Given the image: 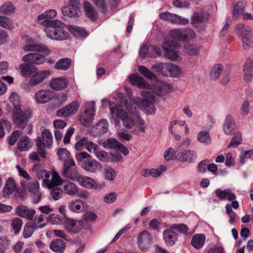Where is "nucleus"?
Segmentation results:
<instances>
[{
	"label": "nucleus",
	"instance_id": "nucleus-1",
	"mask_svg": "<svg viewBox=\"0 0 253 253\" xmlns=\"http://www.w3.org/2000/svg\"><path fill=\"white\" fill-rule=\"evenodd\" d=\"M125 91L128 98L126 99L124 94L117 93L115 98L121 103L127 110L139 109L146 115H154L156 111L154 105L155 96L153 93L148 90H143L140 92L141 98L138 97H133L131 94V89L128 87L125 88Z\"/></svg>",
	"mask_w": 253,
	"mask_h": 253
},
{
	"label": "nucleus",
	"instance_id": "nucleus-2",
	"mask_svg": "<svg viewBox=\"0 0 253 253\" xmlns=\"http://www.w3.org/2000/svg\"><path fill=\"white\" fill-rule=\"evenodd\" d=\"M124 106L120 109L116 108L111 110V118L115 126L120 127V120L124 126L127 129L133 128L134 131L144 132L146 129L145 121L137 112L136 110H127Z\"/></svg>",
	"mask_w": 253,
	"mask_h": 253
},
{
	"label": "nucleus",
	"instance_id": "nucleus-3",
	"mask_svg": "<svg viewBox=\"0 0 253 253\" xmlns=\"http://www.w3.org/2000/svg\"><path fill=\"white\" fill-rule=\"evenodd\" d=\"M41 166L35 165L33 169L37 176L42 180V185L49 189L50 196L54 201H57L62 197L63 191L58 186L63 184V180L59 175L54 170L51 171L41 169Z\"/></svg>",
	"mask_w": 253,
	"mask_h": 253
},
{
	"label": "nucleus",
	"instance_id": "nucleus-4",
	"mask_svg": "<svg viewBox=\"0 0 253 253\" xmlns=\"http://www.w3.org/2000/svg\"><path fill=\"white\" fill-rule=\"evenodd\" d=\"M9 99L15 109L13 113V121L19 127L25 128L31 117V110L30 109L24 111L21 109L19 96L16 93L12 92Z\"/></svg>",
	"mask_w": 253,
	"mask_h": 253
},
{
	"label": "nucleus",
	"instance_id": "nucleus-5",
	"mask_svg": "<svg viewBox=\"0 0 253 253\" xmlns=\"http://www.w3.org/2000/svg\"><path fill=\"white\" fill-rule=\"evenodd\" d=\"M65 24L59 20H54V22L45 28L44 31L46 36L50 39L62 41L69 37V33L64 29Z\"/></svg>",
	"mask_w": 253,
	"mask_h": 253
},
{
	"label": "nucleus",
	"instance_id": "nucleus-6",
	"mask_svg": "<svg viewBox=\"0 0 253 253\" xmlns=\"http://www.w3.org/2000/svg\"><path fill=\"white\" fill-rule=\"evenodd\" d=\"M85 109L79 118L80 122L84 126H89L92 123L95 115V102H86L84 106Z\"/></svg>",
	"mask_w": 253,
	"mask_h": 253
},
{
	"label": "nucleus",
	"instance_id": "nucleus-7",
	"mask_svg": "<svg viewBox=\"0 0 253 253\" xmlns=\"http://www.w3.org/2000/svg\"><path fill=\"white\" fill-rule=\"evenodd\" d=\"M52 135L50 131L47 129H44L42 132V137H38L37 139V146L38 149L42 151L40 152L42 158H45L46 154L44 150L46 147H50L52 143Z\"/></svg>",
	"mask_w": 253,
	"mask_h": 253
},
{
	"label": "nucleus",
	"instance_id": "nucleus-8",
	"mask_svg": "<svg viewBox=\"0 0 253 253\" xmlns=\"http://www.w3.org/2000/svg\"><path fill=\"white\" fill-rule=\"evenodd\" d=\"M177 46L176 41L169 39L168 41L164 42L162 44V48L164 55L171 60H177L179 56L176 50Z\"/></svg>",
	"mask_w": 253,
	"mask_h": 253
},
{
	"label": "nucleus",
	"instance_id": "nucleus-9",
	"mask_svg": "<svg viewBox=\"0 0 253 253\" xmlns=\"http://www.w3.org/2000/svg\"><path fill=\"white\" fill-rule=\"evenodd\" d=\"M23 48L26 52L34 51L43 52L46 55H48L51 53V50L46 45L39 43L35 40L32 39H27L26 40V43Z\"/></svg>",
	"mask_w": 253,
	"mask_h": 253
},
{
	"label": "nucleus",
	"instance_id": "nucleus-10",
	"mask_svg": "<svg viewBox=\"0 0 253 253\" xmlns=\"http://www.w3.org/2000/svg\"><path fill=\"white\" fill-rule=\"evenodd\" d=\"M153 242V237L147 230H144L138 235L137 243L138 247L142 252L148 251Z\"/></svg>",
	"mask_w": 253,
	"mask_h": 253
},
{
	"label": "nucleus",
	"instance_id": "nucleus-11",
	"mask_svg": "<svg viewBox=\"0 0 253 253\" xmlns=\"http://www.w3.org/2000/svg\"><path fill=\"white\" fill-rule=\"evenodd\" d=\"M169 37L175 41H187L195 37L194 31L191 29H174L169 32Z\"/></svg>",
	"mask_w": 253,
	"mask_h": 253
},
{
	"label": "nucleus",
	"instance_id": "nucleus-12",
	"mask_svg": "<svg viewBox=\"0 0 253 253\" xmlns=\"http://www.w3.org/2000/svg\"><path fill=\"white\" fill-rule=\"evenodd\" d=\"M151 89H153L154 96L155 94L160 96H165L169 94L172 90V87L171 85L166 82L161 80H157L153 84ZM151 92V91H150Z\"/></svg>",
	"mask_w": 253,
	"mask_h": 253
},
{
	"label": "nucleus",
	"instance_id": "nucleus-13",
	"mask_svg": "<svg viewBox=\"0 0 253 253\" xmlns=\"http://www.w3.org/2000/svg\"><path fill=\"white\" fill-rule=\"evenodd\" d=\"M79 5V0H69V4L62 7V13L64 15L68 16L70 17L79 16L81 14Z\"/></svg>",
	"mask_w": 253,
	"mask_h": 253
},
{
	"label": "nucleus",
	"instance_id": "nucleus-14",
	"mask_svg": "<svg viewBox=\"0 0 253 253\" xmlns=\"http://www.w3.org/2000/svg\"><path fill=\"white\" fill-rule=\"evenodd\" d=\"M51 75V71L49 70L39 71L37 68L31 75L29 81L30 85L37 86L43 82Z\"/></svg>",
	"mask_w": 253,
	"mask_h": 253
},
{
	"label": "nucleus",
	"instance_id": "nucleus-15",
	"mask_svg": "<svg viewBox=\"0 0 253 253\" xmlns=\"http://www.w3.org/2000/svg\"><path fill=\"white\" fill-rule=\"evenodd\" d=\"M102 146L105 148L117 150L125 155L129 153L128 148L114 138H110L103 141Z\"/></svg>",
	"mask_w": 253,
	"mask_h": 253
},
{
	"label": "nucleus",
	"instance_id": "nucleus-16",
	"mask_svg": "<svg viewBox=\"0 0 253 253\" xmlns=\"http://www.w3.org/2000/svg\"><path fill=\"white\" fill-rule=\"evenodd\" d=\"M80 104L77 101H74L68 105L58 110L56 115L59 117H68L75 114L78 110Z\"/></svg>",
	"mask_w": 253,
	"mask_h": 253
},
{
	"label": "nucleus",
	"instance_id": "nucleus-17",
	"mask_svg": "<svg viewBox=\"0 0 253 253\" xmlns=\"http://www.w3.org/2000/svg\"><path fill=\"white\" fill-rule=\"evenodd\" d=\"M22 61L25 63L35 65H41L46 62V58L41 54L38 53H28L22 57Z\"/></svg>",
	"mask_w": 253,
	"mask_h": 253
},
{
	"label": "nucleus",
	"instance_id": "nucleus-18",
	"mask_svg": "<svg viewBox=\"0 0 253 253\" xmlns=\"http://www.w3.org/2000/svg\"><path fill=\"white\" fill-rule=\"evenodd\" d=\"M82 187L88 189H97L101 188V185H99L95 180L89 176L80 175L77 181Z\"/></svg>",
	"mask_w": 253,
	"mask_h": 253
},
{
	"label": "nucleus",
	"instance_id": "nucleus-19",
	"mask_svg": "<svg viewBox=\"0 0 253 253\" xmlns=\"http://www.w3.org/2000/svg\"><path fill=\"white\" fill-rule=\"evenodd\" d=\"M53 91L49 89H41L35 93V98L40 104L47 103L53 98Z\"/></svg>",
	"mask_w": 253,
	"mask_h": 253
},
{
	"label": "nucleus",
	"instance_id": "nucleus-20",
	"mask_svg": "<svg viewBox=\"0 0 253 253\" xmlns=\"http://www.w3.org/2000/svg\"><path fill=\"white\" fill-rule=\"evenodd\" d=\"M81 167L85 171L93 173L96 172L102 168L100 163L90 158L84 161L81 164Z\"/></svg>",
	"mask_w": 253,
	"mask_h": 253
},
{
	"label": "nucleus",
	"instance_id": "nucleus-21",
	"mask_svg": "<svg viewBox=\"0 0 253 253\" xmlns=\"http://www.w3.org/2000/svg\"><path fill=\"white\" fill-rule=\"evenodd\" d=\"M236 127V122L232 115H227L224 119L222 129L224 133L227 135H231Z\"/></svg>",
	"mask_w": 253,
	"mask_h": 253
},
{
	"label": "nucleus",
	"instance_id": "nucleus-22",
	"mask_svg": "<svg viewBox=\"0 0 253 253\" xmlns=\"http://www.w3.org/2000/svg\"><path fill=\"white\" fill-rule=\"evenodd\" d=\"M75 166V164L72 165L71 163L63 166L62 174L65 178L77 181L81 174L76 169L71 168V167Z\"/></svg>",
	"mask_w": 253,
	"mask_h": 253
},
{
	"label": "nucleus",
	"instance_id": "nucleus-23",
	"mask_svg": "<svg viewBox=\"0 0 253 253\" xmlns=\"http://www.w3.org/2000/svg\"><path fill=\"white\" fill-rule=\"evenodd\" d=\"M68 81L65 77H58L52 79L49 82V86L54 90H62L66 88Z\"/></svg>",
	"mask_w": 253,
	"mask_h": 253
},
{
	"label": "nucleus",
	"instance_id": "nucleus-24",
	"mask_svg": "<svg viewBox=\"0 0 253 253\" xmlns=\"http://www.w3.org/2000/svg\"><path fill=\"white\" fill-rule=\"evenodd\" d=\"M129 82L133 85H136L139 88L144 89H151L152 86L149 84L144 79L137 74L130 75L128 78Z\"/></svg>",
	"mask_w": 253,
	"mask_h": 253
},
{
	"label": "nucleus",
	"instance_id": "nucleus-25",
	"mask_svg": "<svg viewBox=\"0 0 253 253\" xmlns=\"http://www.w3.org/2000/svg\"><path fill=\"white\" fill-rule=\"evenodd\" d=\"M15 212L17 215L21 217L32 220L36 213V211L34 209H30L26 206L21 205L16 208Z\"/></svg>",
	"mask_w": 253,
	"mask_h": 253
},
{
	"label": "nucleus",
	"instance_id": "nucleus-26",
	"mask_svg": "<svg viewBox=\"0 0 253 253\" xmlns=\"http://www.w3.org/2000/svg\"><path fill=\"white\" fill-rule=\"evenodd\" d=\"M177 158L181 162L191 163L195 161L197 155L193 150H184L177 153Z\"/></svg>",
	"mask_w": 253,
	"mask_h": 253
},
{
	"label": "nucleus",
	"instance_id": "nucleus-27",
	"mask_svg": "<svg viewBox=\"0 0 253 253\" xmlns=\"http://www.w3.org/2000/svg\"><path fill=\"white\" fill-rule=\"evenodd\" d=\"M58 160L64 163L63 166L69 164L75 165V162L69 151L65 148H61L57 152Z\"/></svg>",
	"mask_w": 253,
	"mask_h": 253
},
{
	"label": "nucleus",
	"instance_id": "nucleus-28",
	"mask_svg": "<svg viewBox=\"0 0 253 253\" xmlns=\"http://www.w3.org/2000/svg\"><path fill=\"white\" fill-rule=\"evenodd\" d=\"M236 30L241 40L249 37H253L252 29L249 26H245L243 24H239L236 26Z\"/></svg>",
	"mask_w": 253,
	"mask_h": 253
},
{
	"label": "nucleus",
	"instance_id": "nucleus-29",
	"mask_svg": "<svg viewBox=\"0 0 253 253\" xmlns=\"http://www.w3.org/2000/svg\"><path fill=\"white\" fill-rule=\"evenodd\" d=\"M164 239L166 244L168 246L173 245L177 241V235L172 227L165 230L163 231Z\"/></svg>",
	"mask_w": 253,
	"mask_h": 253
},
{
	"label": "nucleus",
	"instance_id": "nucleus-30",
	"mask_svg": "<svg viewBox=\"0 0 253 253\" xmlns=\"http://www.w3.org/2000/svg\"><path fill=\"white\" fill-rule=\"evenodd\" d=\"M214 192L216 197L221 199H225L227 198L228 201H232L235 200L236 198L235 194L229 188L226 189L224 190L219 188L215 190Z\"/></svg>",
	"mask_w": 253,
	"mask_h": 253
},
{
	"label": "nucleus",
	"instance_id": "nucleus-31",
	"mask_svg": "<svg viewBox=\"0 0 253 253\" xmlns=\"http://www.w3.org/2000/svg\"><path fill=\"white\" fill-rule=\"evenodd\" d=\"M87 206L86 202L79 199L71 201L69 204V209L72 211L80 213Z\"/></svg>",
	"mask_w": 253,
	"mask_h": 253
},
{
	"label": "nucleus",
	"instance_id": "nucleus-32",
	"mask_svg": "<svg viewBox=\"0 0 253 253\" xmlns=\"http://www.w3.org/2000/svg\"><path fill=\"white\" fill-rule=\"evenodd\" d=\"M150 50H153L156 55L160 54L159 49L155 46L144 44L139 49V56L142 58H145L147 55L150 57H155V55H152L149 53Z\"/></svg>",
	"mask_w": 253,
	"mask_h": 253
},
{
	"label": "nucleus",
	"instance_id": "nucleus-33",
	"mask_svg": "<svg viewBox=\"0 0 253 253\" xmlns=\"http://www.w3.org/2000/svg\"><path fill=\"white\" fill-rule=\"evenodd\" d=\"M36 68L25 62L19 66L20 74L26 78H30Z\"/></svg>",
	"mask_w": 253,
	"mask_h": 253
},
{
	"label": "nucleus",
	"instance_id": "nucleus-34",
	"mask_svg": "<svg viewBox=\"0 0 253 253\" xmlns=\"http://www.w3.org/2000/svg\"><path fill=\"white\" fill-rule=\"evenodd\" d=\"M197 140L200 143L205 145H208L211 142V138L208 131L201 130L197 135Z\"/></svg>",
	"mask_w": 253,
	"mask_h": 253
},
{
	"label": "nucleus",
	"instance_id": "nucleus-35",
	"mask_svg": "<svg viewBox=\"0 0 253 253\" xmlns=\"http://www.w3.org/2000/svg\"><path fill=\"white\" fill-rule=\"evenodd\" d=\"M78 186L74 183L69 181L64 182L63 189L64 192L68 195L73 196L77 195L78 192Z\"/></svg>",
	"mask_w": 253,
	"mask_h": 253
},
{
	"label": "nucleus",
	"instance_id": "nucleus-36",
	"mask_svg": "<svg viewBox=\"0 0 253 253\" xmlns=\"http://www.w3.org/2000/svg\"><path fill=\"white\" fill-rule=\"evenodd\" d=\"M206 240V237L203 234H195L191 240V245L196 249H200L202 248Z\"/></svg>",
	"mask_w": 253,
	"mask_h": 253
},
{
	"label": "nucleus",
	"instance_id": "nucleus-37",
	"mask_svg": "<svg viewBox=\"0 0 253 253\" xmlns=\"http://www.w3.org/2000/svg\"><path fill=\"white\" fill-rule=\"evenodd\" d=\"M80 222L73 219H68L66 221L65 228L71 233H76L80 231L82 227L79 226Z\"/></svg>",
	"mask_w": 253,
	"mask_h": 253
},
{
	"label": "nucleus",
	"instance_id": "nucleus-38",
	"mask_svg": "<svg viewBox=\"0 0 253 253\" xmlns=\"http://www.w3.org/2000/svg\"><path fill=\"white\" fill-rule=\"evenodd\" d=\"M50 248L53 252L63 253L66 248V245L63 240L57 239L50 243Z\"/></svg>",
	"mask_w": 253,
	"mask_h": 253
},
{
	"label": "nucleus",
	"instance_id": "nucleus-39",
	"mask_svg": "<svg viewBox=\"0 0 253 253\" xmlns=\"http://www.w3.org/2000/svg\"><path fill=\"white\" fill-rule=\"evenodd\" d=\"M32 142L31 140L27 136L21 137L18 143V149L22 151H26L32 147Z\"/></svg>",
	"mask_w": 253,
	"mask_h": 253
},
{
	"label": "nucleus",
	"instance_id": "nucleus-40",
	"mask_svg": "<svg viewBox=\"0 0 253 253\" xmlns=\"http://www.w3.org/2000/svg\"><path fill=\"white\" fill-rule=\"evenodd\" d=\"M15 187L16 186L14 179L12 178H9L2 191L3 196L4 197H8L14 191Z\"/></svg>",
	"mask_w": 253,
	"mask_h": 253
},
{
	"label": "nucleus",
	"instance_id": "nucleus-41",
	"mask_svg": "<svg viewBox=\"0 0 253 253\" xmlns=\"http://www.w3.org/2000/svg\"><path fill=\"white\" fill-rule=\"evenodd\" d=\"M168 63H160L152 66V70L158 75L168 76Z\"/></svg>",
	"mask_w": 253,
	"mask_h": 253
},
{
	"label": "nucleus",
	"instance_id": "nucleus-42",
	"mask_svg": "<svg viewBox=\"0 0 253 253\" xmlns=\"http://www.w3.org/2000/svg\"><path fill=\"white\" fill-rule=\"evenodd\" d=\"M253 70V63L250 59L247 60L243 68L245 79L247 81L251 80Z\"/></svg>",
	"mask_w": 253,
	"mask_h": 253
},
{
	"label": "nucleus",
	"instance_id": "nucleus-43",
	"mask_svg": "<svg viewBox=\"0 0 253 253\" xmlns=\"http://www.w3.org/2000/svg\"><path fill=\"white\" fill-rule=\"evenodd\" d=\"M210 15L206 12H196L191 18L193 23L204 22L209 19Z\"/></svg>",
	"mask_w": 253,
	"mask_h": 253
},
{
	"label": "nucleus",
	"instance_id": "nucleus-44",
	"mask_svg": "<svg viewBox=\"0 0 253 253\" xmlns=\"http://www.w3.org/2000/svg\"><path fill=\"white\" fill-rule=\"evenodd\" d=\"M96 135H100L106 133L108 130V123L106 120H100L95 126Z\"/></svg>",
	"mask_w": 253,
	"mask_h": 253
},
{
	"label": "nucleus",
	"instance_id": "nucleus-45",
	"mask_svg": "<svg viewBox=\"0 0 253 253\" xmlns=\"http://www.w3.org/2000/svg\"><path fill=\"white\" fill-rule=\"evenodd\" d=\"M0 27L7 30H12L14 25L12 20L6 16L0 15Z\"/></svg>",
	"mask_w": 253,
	"mask_h": 253
},
{
	"label": "nucleus",
	"instance_id": "nucleus-46",
	"mask_svg": "<svg viewBox=\"0 0 253 253\" xmlns=\"http://www.w3.org/2000/svg\"><path fill=\"white\" fill-rule=\"evenodd\" d=\"M71 64V60L70 58H62L58 61L54 65L57 70H67Z\"/></svg>",
	"mask_w": 253,
	"mask_h": 253
},
{
	"label": "nucleus",
	"instance_id": "nucleus-47",
	"mask_svg": "<svg viewBox=\"0 0 253 253\" xmlns=\"http://www.w3.org/2000/svg\"><path fill=\"white\" fill-rule=\"evenodd\" d=\"M45 217V216L42 214L36 215L33 221L30 223L36 229L42 228L46 225L44 222Z\"/></svg>",
	"mask_w": 253,
	"mask_h": 253
},
{
	"label": "nucleus",
	"instance_id": "nucleus-48",
	"mask_svg": "<svg viewBox=\"0 0 253 253\" xmlns=\"http://www.w3.org/2000/svg\"><path fill=\"white\" fill-rule=\"evenodd\" d=\"M84 11L87 16L92 19H96L97 13L92 5L88 2H85L84 5Z\"/></svg>",
	"mask_w": 253,
	"mask_h": 253
},
{
	"label": "nucleus",
	"instance_id": "nucleus-49",
	"mask_svg": "<svg viewBox=\"0 0 253 253\" xmlns=\"http://www.w3.org/2000/svg\"><path fill=\"white\" fill-rule=\"evenodd\" d=\"M69 30L74 36L80 37H85L88 36V33L84 28L76 26H70Z\"/></svg>",
	"mask_w": 253,
	"mask_h": 253
},
{
	"label": "nucleus",
	"instance_id": "nucleus-50",
	"mask_svg": "<svg viewBox=\"0 0 253 253\" xmlns=\"http://www.w3.org/2000/svg\"><path fill=\"white\" fill-rule=\"evenodd\" d=\"M242 141V133L240 131L236 132L229 143L228 148H235L239 145Z\"/></svg>",
	"mask_w": 253,
	"mask_h": 253
},
{
	"label": "nucleus",
	"instance_id": "nucleus-51",
	"mask_svg": "<svg viewBox=\"0 0 253 253\" xmlns=\"http://www.w3.org/2000/svg\"><path fill=\"white\" fill-rule=\"evenodd\" d=\"M14 6L9 1H6L0 6V13L4 14H11L15 11Z\"/></svg>",
	"mask_w": 253,
	"mask_h": 253
},
{
	"label": "nucleus",
	"instance_id": "nucleus-52",
	"mask_svg": "<svg viewBox=\"0 0 253 253\" xmlns=\"http://www.w3.org/2000/svg\"><path fill=\"white\" fill-rule=\"evenodd\" d=\"M246 6L245 1H239L235 5L233 12V18L234 19H237L240 15L243 13Z\"/></svg>",
	"mask_w": 253,
	"mask_h": 253
},
{
	"label": "nucleus",
	"instance_id": "nucleus-53",
	"mask_svg": "<svg viewBox=\"0 0 253 253\" xmlns=\"http://www.w3.org/2000/svg\"><path fill=\"white\" fill-rule=\"evenodd\" d=\"M168 76L172 78L178 77L181 73L180 69L175 65L168 63L167 66Z\"/></svg>",
	"mask_w": 253,
	"mask_h": 253
},
{
	"label": "nucleus",
	"instance_id": "nucleus-54",
	"mask_svg": "<svg viewBox=\"0 0 253 253\" xmlns=\"http://www.w3.org/2000/svg\"><path fill=\"white\" fill-rule=\"evenodd\" d=\"M172 229L176 230L181 234L185 235H188L191 234V233L189 231V228L188 226L182 223L174 224L171 225Z\"/></svg>",
	"mask_w": 253,
	"mask_h": 253
},
{
	"label": "nucleus",
	"instance_id": "nucleus-55",
	"mask_svg": "<svg viewBox=\"0 0 253 253\" xmlns=\"http://www.w3.org/2000/svg\"><path fill=\"white\" fill-rule=\"evenodd\" d=\"M104 176L106 180L110 181H114L116 178L117 172L112 168H106L104 169Z\"/></svg>",
	"mask_w": 253,
	"mask_h": 253
},
{
	"label": "nucleus",
	"instance_id": "nucleus-56",
	"mask_svg": "<svg viewBox=\"0 0 253 253\" xmlns=\"http://www.w3.org/2000/svg\"><path fill=\"white\" fill-rule=\"evenodd\" d=\"M38 22L43 26L46 27L54 22V20H49L44 12L40 14L37 17Z\"/></svg>",
	"mask_w": 253,
	"mask_h": 253
},
{
	"label": "nucleus",
	"instance_id": "nucleus-57",
	"mask_svg": "<svg viewBox=\"0 0 253 253\" xmlns=\"http://www.w3.org/2000/svg\"><path fill=\"white\" fill-rule=\"evenodd\" d=\"M138 71L145 78L150 80H155L156 77L152 72L143 66H140L138 68Z\"/></svg>",
	"mask_w": 253,
	"mask_h": 253
},
{
	"label": "nucleus",
	"instance_id": "nucleus-58",
	"mask_svg": "<svg viewBox=\"0 0 253 253\" xmlns=\"http://www.w3.org/2000/svg\"><path fill=\"white\" fill-rule=\"evenodd\" d=\"M200 48L197 45L188 44L184 46L185 52L190 55L198 54Z\"/></svg>",
	"mask_w": 253,
	"mask_h": 253
},
{
	"label": "nucleus",
	"instance_id": "nucleus-59",
	"mask_svg": "<svg viewBox=\"0 0 253 253\" xmlns=\"http://www.w3.org/2000/svg\"><path fill=\"white\" fill-rule=\"evenodd\" d=\"M171 16L169 21L171 23L178 24H186L189 22L188 19L182 17L176 14L172 13Z\"/></svg>",
	"mask_w": 253,
	"mask_h": 253
},
{
	"label": "nucleus",
	"instance_id": "nucleus-60",
	"mask_svg": "<svg viewBox=\"0 0 253 253\" xmlns=\"http://www.w3.org/2000/svg\"><path fill=\"white\" fill-rule=\"evenodd\" d=\"M94 155L101 161L104 162H110L111 161L110 154H107L103 150H100V149L97 150Z\"/></svg>",
	"mask_w": 253,
	"mask_h": 253
},
{
	"label": "nucleus",
	"instance_id": "nucleus-61",
	"mask_svg": "<svg viewBox=\"0 0 253 253\" xmlns=\"http://www.w3.org/2000/svg\"><path fill=\"white\" fill-rule=\"evenodd\" d=\"M164 158L167 161L174 160L176 158V151L172 147L168 148L164 152Z\"/></svg>",
	"mask_w": 253,
	"mask_h": 253
},
{
	"label": "nucleus",
	"instance_id": "nucleus-62",
	"mask_svg": "<svg viewBox=\"0 0 253 253\" xmlns=\"http://www.w3.org/2000/svg\"><path fill=\"white\" fill-rule=\"evenodd\" d=\"M93 3L97 6L99 10L103 13L105 14L108 11V8L105 0H91Z\"/></svg>",
	"mask_w": 253,
	"mask_h": 253
},
{
	"label": "nucleus",
	"instance_id": "nucleus-63",
	"mask_svg": "<svg viewBox=\"0 0 253 253\" xmlns=\"http://www.w3.org/2000/svg\"><path fill=\"white\" fill-rule=\"evenodd\" d=\"M223 68L222 65L217 64L214 65L211 71V76L212 80H216L219 78Z\"/></svg>",
	"mask_w": 253,
	"mask_h": 253
},
{
	"label": "nucleus",
	"instance_id": "nucleus-64",
	"mask_svg": "<svg viewBox=\"0 0 253 253\" xmlns=\"http://www.w3.org/2000/svg\"><path fill=\"white\" fill-rule=\"evenodd\" d=\"M36 229L30 223H27L24 228L23 237L25 238H28L31 237L35 230Z\"/></svg>",
	"mask_w": 253,
	"mask_h": 253
}]
</instances>
